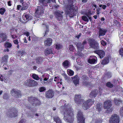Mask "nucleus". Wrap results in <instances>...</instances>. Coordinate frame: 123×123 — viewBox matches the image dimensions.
Returning a JSON list of instances; mask_svg holds the SVG:
<instances>
[{
  "label": "nucleus",
  "mask_w": 123,
  "mask_h": 123,
  "mask_svg": "<svg viewBox=\"0 0 123 123\" xmlns=\"http://www.w3.org/2000/svg\"><path fill=\"white\" fill-rule=\"evenodd\" d=\"M111 101L110 100H107L104 102V108L107 109L106 112L110 113L111 112L112 109L111 108Z\"/></svg>",
  "instance_id": "obj_8"
},
{
  "label": "nucleus",
  "mask_w": 123,
  "mask_h": 123,
  "mask_svg": "<svg viewBox=\"0 0 123 123\" xmlns=\"http://www.w3.org/2000/svg\"><path fill=\"white\" fill-rule=\"evenodd\" d=\"M22 7L21 9V10H23L27 9L29 7L28 5L26 3L23 2L22 3Z\"/></svg>",
  "instance_id": "obj_30"
},
{
  "label": "nucleus",
  "mask_w": 123,
  "mask_h": 123,
  "mask_svg": "<svg viewBox=\"0 0 123 123\" xmlns=\"http://www.w3.org/2000/svg\"><path fill=\"white\" fill-rule=\"evenodd\" d=\"M56 48L58 49H60L62 48V45L59 43H58L56 45Z\"/></svg>",
  "instance_id": "obj_41"
},
{
  "label": "nucleus",
  "mask_w": 123,
  "mask_h": 123,
  "mask_svg": "<svg viewBox=\"0 0 123 123\" xmlns=\"http://www.w3.org/2000/svg\"><path fill=\"white\" fill-rule=\"evenodd\" d=\"M100 42L101 44L104 46H105L107 44L106 42L102 40H101Z\"/></svg>",
  "instance_id": "obj_49"
},
{
  "label": "nucleus",
  "mask_w": 123,
  "mask_h": 123,
  "mask_svg": "<svg viewBox=\"0 0 123 123\" xmlns=\"http://www.w3.org/2000/svg\"><path fill=\"white\" fill-rule=\"evenodd\" d=\"M81 34L80 33V34L79 35H77L75 36V38H77L78 39H79L80 37L81 36Z\"/></svg>",
  "instance_id": "obj_60"
},
{
  "label": "nucleus",
  "mask_w": 123,
  "mask_h": 123,
  "mask_svg": "<svg viewBox=\"0 0 123 123\" xmlns=\"http://www.w3.org/2000/svg\"><path fill=\"white\" fill-rule=\"evenodd\" d=\"M9 112H7V114L8 116L11 117H15L17 116V111L15 110L14 109H12L11 110L10 113Z\"/></svg>",
  "instance_id": "obj_16"
},
{
  "label": "nucleus",
  "mask_w": 123,
  "mask_h": 123,
  "mask_svg": "<svg viewBox=\"0 0 123 123\" xmlns=\"http://www.w3.org/2000/svg\"><path fill=\"white\" fill-rule=\"evenodd\" d=\"M4 51L5 52H8L9 51V50L8 48H7L4 49Z\"/></svg>",
  "instance_id": "obj_63"
},
{
  "label": "nucleus",
  "mask_w": 123,
  "mask_h": 123,
  "mask_svg": "<svg viewBox=\"0 0 123 123\" xmlns=\"http://www.w3.org/2000/svg\"><path fill=\"white\" fill-rule=\"evenodd\" d=\"M40 81L41 83L43 84H45L46 83V82H44L43 80V79L42 78L40 79Z\"/></svg>",
  "instance_id": "obj_54"
},
{
  "label": "nucleus",
  "mask_w": 123,
  "mask_h": 123,
  "mask_svg": "<svg viewBox=\"0 0 123 123\" xmlns=\"http://www.w3.org/2000/svg\"><path fill=\"white\" fill-rule=\"evenodd\" d=\"M68 105L66 107L64 105L65 108L66 109L64 114V119L67 122L72 123L74 119L73 111L71 108H67Z\"/></svg>",
  "instance_id": "obj_2"
},
{
  "label": "nucleus",
  "mask_w": 123,
  "mask_h": 123,
  "mask_svg": "<svg viewBox=\"0 0 123 123\" xmlns=\"http://www.w3.org/2000/svg\"><path fill=\"white\" fill-rule=\"evenodd\" d=\"M102 107V104L99 103H98L96 106V108L98 111H100L101 110Z\"/></svg>",
  "instance_id": "obj_32"
},
{
  "label": "nucleus",
  "mask_w": 123,
  "mask_h": 123,
  "mask_svg": "<svg viewBox=\"0 0 123 123\" xmlns=\"http://www.w3.org/2000/svg\"><path fill=\"white\" fill-rule=\"evenodd\" d=\"M110 13H112L114 16H116L117 14V12H116L115 11H113V10H111L110 12Z\"/></svg>",
  "instance_id": "obj_48"
},
{
  "label": "nucleus",
  "mask_w": 123,
  "mask_h": 123,
  "mask_svg": "<svg viewBox=\"0 0 123 123\" xmlns=\"http://www.w3.org/2000/svg\"><path fill=\"white\" fill-rule=\"evenodd\" d=\"M53 118L56 123H62V122L58 116L56 115H53Z\"/></svg>",
  "instance_id": "obj_23"
},
{
  "label": "nucleus",
  "mask_w": 123,
  "mask_h": 123,
  "mask_svg": "<svg viewBox=\"0 0 123 123\" xmlns=\"http://www.w3.org/2000/svg\"><path fill=\"white\" fill-rule=\"evenodd\" d=\"M74 100L75 102L78 104H81L83 101V97L80 94H77L75 95Z\"/></svg>",
  "instance_id": "obj_11"
},
{
  "label": "nucleus",
  "mask_w": 123,
  "mask_h": 123,
  "mask_svg": "<svg viewBox=\"0 0 123 123\" xmlns=\"http://www.w3.org/2000/svg\"><path fill=\"white\" fill-rule=\"evenodd\" d=\"M22 7V6L20 5H18L17 6V9L18 10H19L20 9V8Z\"/></svg>",
  "instance_id": "obj_61"
},
{
  "label": "nucleus",
  "mask_w": 123,
  "mask_h": 123,
  "mask_svg": "<svg viewBox=\"0 0 123 123\" xmlns=\"http://www.w3.org/2000/svg\"><path fill=\"white\" fill-rule=\"evenodd\" d=\"M98 92V90H94L92 91V92L90 93V97L92 98L95 97Z\"/></svg>",
  "instance_id": "obj_24"
},
{
  "label": "nucleus",
  "mask_w": 123,
  "mask_h": 123,
  "mask_svg": "<svg viewBox=\"0 0 123 123\" xmlns=\"http://www.w3.org/2000/svg\"><path fill=\"white\" fill-rule=\"evenodd\" d=\"M87 81V80L83 81L82 83L83 85L86 86L88 85V83Z\"/></svg>",
  "instance_id": "obj_50"
},
{
  "label": "nucleus",
  "mask_w": 123,
  "mask_h": 123,
  "mask_svg": "<svg viewBox=\"0 0 123 123\" xmlns=\"http://www.w3.org/2000/svg\"><path fill=\"white\" fill-rule=\"evenodd\" d=\"M51 1L53 2H55V0H39V4L41 6H38L35 13L36 17L39 18L42 16L43 13L44 9L43 8L48 6L47 4L49 3Z\"/></svg>",
  "instance_id": "obj_1"
},
{
  "label": "nucleus",
  "mask_w": 123,
  "mask_h": 123,
  "mask_svg": "<svg viewBox=\"0 0 123 123\" xmlns=\"http://www.w3.org/2000/svg\"><path fill=\"white\" fill-rule=\"evenodd\" d=\"M107 30L104 29H99V34L98 37H99L100 36H104L105 35V33L107 31Z\"/></svg>",
  "instance_id": "obj_20"
},
{
  "label": "nucleus",
  "mask_w": 123,
  "mask_h": 123,
  "mask_svg": "<svg viewBox=\"0 0 123 123\" xmlns=\"http://www.w3.org/2000/svg\"><path fill=\"white\" fill-rule=\"evenodd\" d=\"M25 53V52L24 51H19L18 52V55L19 56L22 55L24 54Z\"/></svg>",
  "instance_id": "obj_45"
},
{
  "label": "nucleus",
  "mask_w": 123,
  "mask_h": 123,
  "mask_svg": "<svg viewBox=\"0 0 123 123\" xmlns=\"http://www.w3.org/2000/svg\"><path fill=\"white\" fill-rule=\"evenodd\" d=\"M81 78L82 79V81H83L87 80L88 79V77L86 75H82Z\"/></svg>",
  "instance_id": "obj_39"
},
{
  "label": "nucleus",
  "mask_w": 123,
  "mask_h": 123,
  "mask_svg": "<svg viewBox=\"0 0 123 123\" xmlns=\"http://www.w3.org/2000/svg\"><path fill=\"white\" fill-rule=\"evenodd\" d=\"M94 52L97 54L99 56L100 58H101L105 56V52L102 50H96L94 51Z\"/></svg>",
  "instance_id": "obj_17"
},
{
  "label": "nucleus",
  "mask_w": 123,
  "mask_h": 123,
  "mask_svg": "<svg viewBox=\"0 0 123 123\" xmlns=\"http://www.w3.org/2000/svg\"><path fill=\"white\" fill-rule=\"evenodd\" d=\"M119 53L120 55H121L122 57H123V51L122 50V49L120 50Z\"/></svg>",
  "instance_id": "obj_53"
},
{
  "label": "nucleus",
  "mask_w": 123,
  "mask_h": 123,
  "mask_svg": "<svg viewBox=\"0 0 123 123\" xmlns=\"http://www.w3.org/2000/svg\"><path fill=\"white\" fill-rule=\"evenodd\" d=\"M32 77L34 79L38 80L40 79L38 76L35 74H33L32 76Z\"/></svg>",
  "instance_id": "obj_37"
},
{
  "label": "nucleus",
  "mask_w": 123,
  "mask_h": 123,
  "mask_svg": "<svg viewBox=\"0 0 123 123\" xmlns=\"http://www.w3.org/2000/svg\"><path fill=\"white\" fill-rule=\"evenodd\" d=\"M11 43L9 42H7L5 44V46L6 48H10L12 46Z\"/></svg>",
  "instance_id": "obj_36"
},
{
  "label": "nucleus",
  "mask_w": 123,
  "mask_h": 123,
  "mask_svg": "<svg viewBox=\"0 0 123 123\" xmlns=\"http://www.w3.org/2000/svg\"><path fill=\"white\" fill-rule=\"evenodd\" d=\"M77 123H85V118L82 111H80L77 114Z\"/></svg>",
  "instance_id": "obj_7"
},
{
  "label": "nucleus",
  "mask_w": 123,
  "mask_h": 123,
  "mask_svg": "<svg viewBox=\"0 0 123 123\" xmlns=\"http://www.w3.org/2000/svg\"><path fill=\"white\" fill-rule=\"evenodd\" d=\"M8 5L9 6H11V0H9L8 2Z\"/></svg>",
  "instance_id": "obj_62"
},
{
  "label": "nucleus",
  "mask_w": 123,
  "mask_h": 123,
  "mask_svg": "<svg viewBox=\"0 0 123 123\" xmlns=\"http://www.w3.org/2000/svg\"><path fill=\"white\" fill-rule=\"evenodd\" d=\"M11 93L12 96L15 97L16 98H19L21 96L20 92L16 89H12L11 91Z\"/></svg>",
  "instance_id": "obj_12"
},
{
  "label": "nucleus",
  "mask_w": 123,
  "mask_h": 123,
  "mask_svg": "<svg viewBox=\"0 0 123 123\" xmlns=\"http://www.w3.org/2000/svg\"><path fill=\"white\" fill-rule=\"evenodd\" d=\"M97 57L96 56H90V58L88 60V61L89 63L90 64H94L96 62V59Z\"/></svg>",
  "instance_id": "obj_18"
},
{
  "label": "nucleus",
  "mask_w": 123,
  "mask_h": 123,
  "mask_svg": "<svg viewBox=\"0 0 123 123\" xmlns=\"http://www.w3.org/2000/svg\"><path fill=\"white\" fill-rule=\"evenodd\" d=\"M25 120L24 119H22L18 123H25Z\"/></svg>",
  "instance_id": "obj_57"
},
{
  "label": "nucleus",
  "mask_w": 123,
  "mask_h": 123,
  "mask_svg": "<svg viewBox=\"0 0 123 123\" xmlns=\"http://www.w3.org/2000/svg\"><path fill=\"white\" fill-rule=\"evenodd\" d=\"M45 54L46 56H47L48 55L52 53V49L50 48L49 49L47 48L45 50Z\"/></svg>",
  "instance_id": "obj_27"
},
{
  "label": "nucleus",
  "mask_w": 123,
  "mask_h": 123,
  "mask_svg": "<svg viewBox=\"0 0 123 123\" xmlns=\"http://www.w3.org/2000/svg\"><path fill=\"white\" fill-rule=\"evenodd\" d=\"M64 77L66 80H68L69 79V77H68V76L66 75H64Z\"/></svg>",
  "instance_id": "obj_56"
},
{
  "label": "nucleus",
  "mask_w": 123,
  "mask_h": 123,
  "mask_svg": "<svg viewBox=\"0 0 123 123\" xmlns=\"http://www.w3.org/2000/svg\"><path fill=\"white\" fill-rule=\"evenodd\" d=\"M3 98H4L6 99H8V94H5L3 95Z\"/></svg>",
  "instance_id": "obj_51"
},
{
  "label": "nucleus",
  "mask_w": 123,
  "mask_h": 123,
  "mask_svg": "<svg viewBox=\"0 0 123 123\" xmlns=\"http://www.w3.org/2000/svg\"><path fill=\"white\" fill-rule=\"evenodd\" d=\"M38 90L40 92H42L45 90L46 88L44 87H41L39 88Z\"/></svg>",
  "instance_id": "obj_47"
},
{
  "label": "nucleus",
  "mask_w": 123,
  "mask_h": 123,
  "mask_svg": "<svg viewBox=\"0 0 123 123\" xmlns=\"http://www.w3.org/2000/svg\"><path fill=\"white\" fill-rule=\"evenodd\" d=\"M74 43L77 47V50L79 51H82L84 48V46L87 43L86 40L84 41L82 43L78 42H75Z\"/></svg>",
  "instance_id": "obj_5"
},
{
  "label": "nucleus",
  "mask_w": 123,
  "mask_h": 123,
  "mask_svg": "<svg viewBox=\"0 0 123 123\" xmlns=\"http://www.w3.org/2000/svg\"><path fill=\"white\" fill-rule=\"evenodd\" d=\"M120 113L121 115L123 116V106L121 108L120 110Z\"/></svg>",
  "instance_id": "obj_52"
},
{
  "label": "nucleus",
  "mask_w": 123,
  "mask_h": 123,
  "mask_svg": "<svg viewBox=\"0 0 123 123\" xmlns=\"http://www.w3.org/2000/svg\"><path fill=\"white\" fill-rule=\"evenodd\" d=\"M71 79L73 80V82L75 85L78 84L79 83V77L77 75H76L74 77H72Z\"/></svg>",
  "instance_id": "obj_22"
},
{
  "label": "nucleus",
  "mask_w": 123,
  "mask_h": 123,
  "mask_svg": "<svg viewBox=\"0 0 123 123\" xmlns=\"http://www.w3.org/2000/svg\"><path fill=\"white\" fill-rule=\"evenodd\" d=\"M94 103V101L91 99H89L84 102L83 105V108L85 110L88 109L91 105Z\"/></svg>",
  "instance_id": "obj_4"
},
{
  "label": "nucleus",
  "mask_w": 123,
  "mask_h": 123,
  "mask_svg": "<svg viewBox=\"0 0 123 123\" xmlns=\"http://www.w3.org/2000/svg\"><path fill=\"white\" fill-rule=\"evenodd\" d=\"M32 18L31 15L29 13H24L22 16L23 19L25 21H28Z\"/></svg>",
  "instance_id": "obj_14"
},
{
  "label": "nucleus",
  "mask_w": 123,
  "mask_h": 123,
  "mask_svg": "<svg viewBox=\"0 0 123 123\" xmlns=\"http://www.w3.org/2000/svg\"><path fill=\"white\" fill-rule=\"evenodd\" d=\"M119 116L117 114H115L111 117L109 122L110 123H119Z\"/></svg>",
  "instance_id": "obj_10"
},
{
  "label": "nucleus",
  "mask_w": 123,
  "mask_h": 123,
  "mask_svg": "<svg viewBox=\"0 0 123 123\" xmlns=\"http://www.w3.org/2000/svg\"><path fill=\"white\" fill-rule=\"evenodd\" d=\"M69 49L71 51H73V50L75 49V48L73 45H70L69 47Z\"/></svg>",
  "instance_id": "obj_46"
},
{
  "label": "nucleus",
  "mask_w": 123,
  "mask_h": 123,
  "mask_svg": "<svg viewBox=\"0 0 123 123\" xmlns=\"http://www.w3.org/2000/svg\"><path fill=\"white\" fill-rule=\"evenodd\" d=\"M28 101L33 105H39L40 103V102L39 100L35 97H29Z\"/></svg>",
  "instance_id": "obj_6"
},
{
  "label": "nucleus",
  "mask_w": 123,
  "mask_h": 123,
  "mask_svg": "<svg viewBox=\"0 0 123 123\" xmlns=\"http://www.w3.org/2000/svg\"><path fill=\"white\" fill-rule=\"evenodd\" d=\"M13 42L14 43L16 44H18V41L17 39H16L13 40Z\"/></svg>",
  "instance_id": "obj_55"
},
{
  "label": "nucleus",
  "mask_w": 123,
  "mask_h": 123,
  "mask_svg": "<svg viewBox=\"0 0 123 123\" xmlns=\"http://www.w3.org/2000/svg\"><path fill=\"white\" fill-rule=\"evenodd\" d=\"M78 50V52L75 54L76 55H78L81 57L83 56V54L81 52V51H79V50Z\"/></svg>",
  "instance_id": "obj_40"
},
{
  "label": "nucleus",
  "mask_w": 123,
  "mask_h": 123,
  "mask_svg": "<svg viewBox=\"0 0 123 123\" xmlns=\"http://www.w3.org/2000/svg\"><path fill=\"white\" fill-rule=\"evenodd\" d=\"M106 85L107 86L110 88H112L113 86V84L110 82H107L106 84Z\"/></svg>",
  "instance_id": "obj_42"
},
{
  "label": "nucleus",
  "mask_w": 123,
  "mask_h": 123,
  "mask_svg": "<svg viewBox=\"0 0 123 123\" xmlns=\"http://www.w3.org/2000/svg\"><path fill=\"white\" fill-rule=\"evenodd\" d=\"M114 101L115 104L116 105H118L120 103H121L122 101L121 100L116 98L114 99Z\"/></svg>",
  "instance_id": "obj_33"
},
{
  "label": "nucleus",
  "mask_w": 123,
  "mask_h": 123,
  "mask_svg": "<svg viewBox=\"0 0 123 123\" xmlns=\"http://www.w3.org/2000/svg\"><path fill=\"white\" fill-rule=\"evenodd\" d=\"M43 58L41 57H38L36 59V63L38 64H41V62L43 61Z\"/></svg>",
  "instance_id": "obj_31"
},
{
  "label": "nucleus",
  "mask_w": 123,
  "mask_h": 123,
  "mask_svg": "<svg viewBox=\"0 0 123 123\" xmlns=\"http://www.w3.org/2000/svg\"><path fill=\"white\" fill-rule=\"evenodd\" d=\"M25 34L28 37L29 36V33L28 32H27Z\"/></svg>",
  "instance_id": "obj_64"
},
{
  "label": "nucleus",
  "mask_w": 123,
  "mask_h": 123,
  "mask_svg": "<svg viewBox=\"0 0 123 123\" xmlns=\"http://www.w3.org/2000/svg\"><path fill=\"white\" fill-rule=\"evenodd\" d=\"M54 95V92L52 90H49L46 92L45 97L47 98H52Z\"/></svg>",
  "instance_id": "obj_15"
},
{
  "label": "nucleus",
  "mask_w": 123,
  "mask_h": 123,
  "mask_svg": "<svg viewBox=\"0 0 123 123\" xmlns=\"http://www.w3.org/2000/svg\"><path fill=\"white\" fill-rule=\"evenodd\" d=\"M69 62L66 60L63 62V65L65 67H67L69 66Z\"/></svg>",
  "instance_id": "obj_35"
},
{
  "label": "nucleus",
  "mask_w": 123,
  "mask_h": 123,
  "mask_svg": "<svg viewBox=\"0 0 123 123\" xmlns=\"http://www.w3.org/2000/svg\"><path fill=\"white\" fill-rule=\"evenodd\" d=\"M54 14L57 20L59 21H61L62 20V15L61 14L60 11H55L54 12Z\"/></svg>",
  "instance_id": "obj_13"
},
{
  "label": "nucleus",
  "mask_w": 123,
  "mask_h": 123,
  "mask_svg": "<svg viewBox=\"0 0 123 123\" xmlns=\"http://www.w3.org/2000/svg\"><path fill=\"white\" fill-rule=\"evenodd\" d=\"M109 62V58L108 57H105L104 59L102 60L101 64L103 65H106L108 64Z\"/></svg>",
  "instance_id": "obj_25"
},
{
  "label": "nucleus",
  "mask_w": 123,
  "mask_h": 123,
  "mask_svg": "<svg viewBox=\"0 0 123 123\" xmlns=\"http://www.w3.org/2000/svg\"><path fill=\"white\" fill-rule=\"evenodd\" d=\"M54 7L56 9H57L59 8V6L58 5H54Z\"/></svg>",
  "instance_id": "obj_58"
},
{
  "label": "nucleus",
  "mask_w": 123,
  "mask_h": 123,
  "mask_svg": "<svg viewBox=\"0 0 123 123\" xmlns=\"http://www.w3.org/2000/svg\"><path fill=\"white\" fill-rule=\"evenodd\" d=\"M52 39L50 38H48L44 41V45L47 47L50 46L52 43Z\"/></svg>",
  "instance_id": "obj_19"
},
{
  "label": "nucleus",
  "mask_w": 123,
  "mask_h": 123,
  "mask_svg": "<svg viewBox=\"0 0 123 123\" xmlns=\"http://www.w3.org/2000/svg\"><path fill=\"white\" fill-rule=\"evenodd\" d=\"M5 11V8H1L0 9V13L1 15H3Z\"/></svg>",
  "instance_id": "obj_44"
},
{
  "label": "nucleus",
  "mask_w": 123,
  "mask_h": 123,
  "mask_svg": "<svg viewBox=\"0 0 123 123\" xmlns=\"http://www.w3.org/2000/svg\"><path fill=\"white\" fill-rule=\"evenodd\" d=\"M97 41L93 39H90L88 40V43L91 48L93 47Z\"/></svg>",
  "instance_id": "obj_21"
},
{
  "label": "nucleus",
  "mask_w": 123,
  "mask_h": 123,
  "mask_svg": "<svg viewBox=\"0 0 123 123\" xmlns=\"http://www.w3.org/2000/svg\"><path fill=\"white\" fill-rule=\"evenodd\" d=\"M92 48L95 49H99V44L98 42H96V43H95Z\"/></svg>",
  "instance_id": "obj_34"
},
{
  "label": "nucleus",
  "mask_w": 123,
  "mask_h": 123,
  "mask_svg": "<svg viewBox=\"0 0 123 123\" xmlns=\"http://www.w3.org/2000/svg\"><path fill=\"white\" fill-rule=\"evenodd\" d=\"M82 19L84 21L88 22V19L87 17L85 16H83L81 17Z\"/></svg>",
  "instance_id": "obj_43"
},
{
  "label": "nucleus",
  "mask_w": 123,
  "mask_h": 123,
  "mask_svg": "<svg viewBox=\"0 0 123 123\" xmlns=\"http://www.w3.org/2000/svg\"><path fill=\"white\" fill-rule=\"evenodd\" d=\"M67 72L68 75L70 76H72L74 74V72L71 70L68 69L67 70Z\"/></svg>",
  "instance_id": "obj_38"
},
{
  "label": "nucleus",
  "mask_w": 123,
  "mask_h": 123,
  "mask_svg": "<svg viewBox=\"0 0 123 123\" xmlns=\"http://www.w3.org/2000/svg\"><path fill=\"white\" fill-rule=\"evenodd\" d=\"M25 84L26 86H37L38 85V83L34 80L28 79L25 82Z\"/></svg>",
  "instance_id": "obj_9"
},
{
  "label": "nucleus",
  "mask_w": 123,
  "mask_h": 123,
  "mask_svg": "<svg viewBox=\"0 0 123 123\" xmlns=\"http://www.w3.org/2000/svg\"><path fill=\"white\" fill-rule=\"evenodd\" d=\"M8 57L7 55H5L2 58V63H6L7 62V60Z\"/></svg>",
  "instance_id": "obj_28"
},
{
  "label": "nucleus",
  "mask_w": 123,
  "mask_h": 123,
  "mask_svg": "<svg viewBox=\"0 0 123 123\" xmlns=\"http://www.w3.org/2000/svg\"><path fill=\"white\" fill-rule=\"evenodd\" d=\"M75 0H67V9L68 11V15L70 17H72L75 15L77 11L74 9L73 3L75 2Z\"/></svg>",
  "instance_id": "obj_3"
},
{
  "label": "nucleus",
  "mask_w": 123,
  "mask_h": 123,
  "mask_svg": "<svg viewBox=\"0 0 123 123\" xmlns=\"http://www.w3.org/2000/svg\"><path fill=\"white\" fill-rule=\"evenodd\" d=\"M102 122V121L101 119L98 120H97L96 123H101Z\"/></svg>",
  "instance_id": "obj_59"
},
{
  "label": "nucleus",
  "mask_w": 123,
  "mask_h": 123,
  "mask_svg": "<svg viewBox=\"0 0 123 123\" xmlns=\"http://www.w3.org/2000/svg\"><path fill=\"white\" fill-rule=\"evenodd\" d=\"M42 24L43 26L45 27L46 28V31H45L44 33L43 34H44L43 36L46 37H47V35L49 32L48 26L47 25L43 24V23Z\"/></svg>",
  "instance_id": "obj_26"
},
{
  "label": "nucleus",
  "mask_w": 123,
  "mask_h": 123,
  "mask_svg": "<svg viewBox=\"0 0 123 123\" xmlns=\"http://www.w3.org/2000/svg\"><path fill=\"white\" fill-rule=\"evenodd\" d=\"M0 37L2 39V42L5 41L7 37L6 34L4 33L0 34Z\"/></svg>",
  "instance_id": "obj_29"
}]
</instances>
